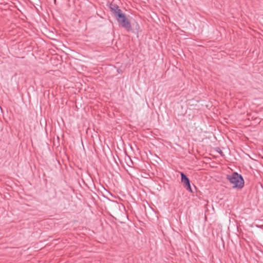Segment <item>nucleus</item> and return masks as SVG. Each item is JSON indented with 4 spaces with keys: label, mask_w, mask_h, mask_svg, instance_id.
<instances>
[{
    "label": "nucleus",
    "mask_w": 263,
    "mask_h": 263,
    "mask_svg": "<svg viewBox=\"0 0 263 263\" xmlns=\"http://www.w3.org/2000/svg\"><path fill=\"white\" fill-rule=\"evenodd\" d=\"M117 21L121 25L122 27L124 28L127 31H129L132 30L130 23L125 15L120 18H117Z\"/></svg>",
    "instance_id": "obj_2"
},
{
    "label": "nucleus",
    "mask_w": 263,
    "mask_h": 263,
    "mask_svg": "<svg viewBox=\"0 0 263 263\" xmlns=\"http://www.w3.org/2000/svg\"><path fill=\"white\" fill-rule=\"evenodd\" d=\"M180 175L181 177V182L183 184L184 187L191 193H193V191L192 190L190 181L189 179L187 177V176L182 172L180 173Z\"/></svg>",
    "instance_id": "obj_3"
},
{
    "label": "nucleus",
    "mask_w": 263,
    "mask_h": 263,
    "mask_svg": "<svg viewBox=\"0 0 263 263\" xmlns=\"http://www.w3.org/2000/svg\"><path fill=\"white\" fill-rule=\"evenodd\" d=\"M114 15L115 16L118 17L117 18H120L125 14L122 12V10L119 8H116V11Z\"/></svg>",
    "instance_id": "obj_4"
},
{
    "label": "nucleus",
    "mask_w": 263,
    "mask_h": 263,
    "mask_svg": "<svg viewBox=\"0 0 263 263\" xmlns=\"http://www.w3.org/2000/svg\"><path fill=\"white\" fill-rule=\"evenodd\" d=\"M116 8H119V7L117 5H112V6L110 7V9L111 11L113 12L114 14H115V11H116Z\"/></svg>",
    "instance_id": "obj_5"
},
{
    "label": "nucleus",
    "mask_w": 263,
    "mask_h": 263,
    "mask_svg": "<svg viewBox=\"0 0 263 263\" xmlns=\"http://www.w3.org/2000/svg\"><path fill=\"white\" fill-rule=\"evenodd\" d=\"M227 179L233 185L234 188L241 189L244 185V180L242 176L236 172L228 175Z\"/></svg>",
    "instance_id": "obj_1"
}]
</instances>
